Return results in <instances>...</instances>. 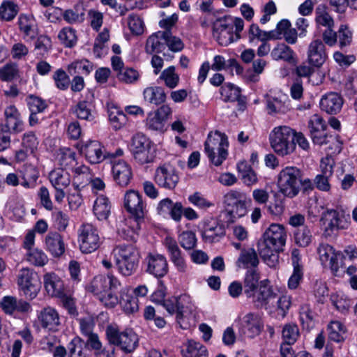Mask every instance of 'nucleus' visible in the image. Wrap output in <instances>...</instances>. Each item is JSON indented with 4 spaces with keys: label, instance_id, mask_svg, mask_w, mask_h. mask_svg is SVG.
Listing matches in <instances>:
<instances>
[{
    "label": "nucleus",
    "instance_id": "nucleus-1",
    "mask_svg": "<svg viewBox=\"0 0 357 357\" xmlns=\"http://www.w3.org/2000/svg\"><path fill=\"white\" fill-rule=\"evenodd\" d=\"M260 275L256 268L247 271L243 280V292L257 309H267L277 298V294L268 284V280L259 281Z\"/></svg>",
    "mask_w": 357,
    "mask_h": 357
},
{
    "label": "nucleus",
    "instance_id": "nucleus-2",
    "mask_svg": "<svg viewBox=\"0 0 357 357\" xmlns=\"http://www.w3.org/2000/svg\"><path fill=\"white\" fill-rule=\"evenodd\" d=\"M277 183L280 192L289 198L297 196L301 190L307 192L314 188L311 179L305 177L301 169L294 166L282 169L278 174Z\"/></svg>",
    "mask_w": 357,
    "mask_h": 357
},
{
    "label": "nucleus",
    "instance_id": "nucleus-3",
    "mask_svg": "<svg viewBox=\"0 0 357 357\" xmlns=\"http://www.w3.org/2000/svg\"><path fill=\"white\" fill-rule=\"evenodd\" d=\"M121 287L119 280L113 275L96 276L88 287L97 298L107 307L112 308L119 302L116 295Z\"/></svg>",
    "mask_w": 357,
    "mask_h": 357
},
{
    "label": "nucleus",
    "instance_id": "nucleus-4",
    "mask_svg": "<svg viewBox=\"0 0 357 357\" xmlns=\"http://www.w3.org/2000/svg\"><path fill=\"white\" fill-rule=\"evenodd\" d=\"M114 251L119 273L126 277L133 275L139 262V252L136 248L132 245H121Z\"/></svg>",
    "mask_w": 357,
    "mask_h": 357
},
{
    "label": "nucleus",
    "instance_id": "nucleus-5",
    "mask_svg": "<svg viewBox=\"0 0 357 357\" xmlns=\"http://www.w3.org/2000/svg\"><path fill=\"white\" fill-rule=\"evenodd\" d=\"M129 149L134 160L141 165L153 162L155 158L154 143L141 132L131 138Z\"/></svg>",
    "mask_w": 357,
    "mask_h": 357
},
{
    "label": "nucleus",
    "instance_id": "nucleus-6",
    "mask_svg": "<svg viewBox=\"0 0 357 357\" xmlns=\"http://www.w3.org/2000/svg\"><path fill=\"white\" fill-rule=\"evenodd\" d=\"M295 131L288 126L275 128L270 134L271 146L280 155L284 156L294 152L296 148L294 142Z\"/></svg>",
    "mask_w": 357,
    "mask_h": 357
},
{
    "label": "nucleus",
    "instance_id": "nucleus-7",
    "mask_svg": "<svg viewBox=\"0 0 357 357\" xmlns=\"http://www.w3.org/2000/svg\"><path fill=\"white\" fill-rule=\"evenodd\" d=\"M229 144L225 134L215 131L209 133L204 144L205 152L210 161L215 166H220L228 155Z\"/></svg>",
    "mask_w": 357,
    "mask_h": 357
},
{
    "label": "nucleus",
    "instance_id": "nucleus-8",
    "mask_svg": "<svg viewBox=\"0 0 357 357\" xmlns=\"http://www.w3.org/2000/svg\"><path fill=\"white\" fill-rule=\"evenodd\" d=\"M124 206L132 216L134 225L132 227L134 231L137 232L141 228L146 212L142 196L137 191H128L124 197Z\"/></svg>",
    "mask_w": 357,
    "mask_h": 357
},
{
    "label": "nucleus",
    "instance_id": "nucleus-9",
    "mask_svg": "<svg viewBox=\"0 0 357 357\" xmlns=\"http://www.w3.org/2000/svg\"><path fill=\"white\" fill-rule=\"evenodd\" d=\"M106 335L111 344L119 347L126 353L132 352L138 346L137 335L132 330L121 332L117 328L109 326L106 329Z\"/></svg>",
    "mask_w": 357,
    "mask_h": 357
},
{
    "label": "nucleus",
    "instance_id": "nucleus-10",
    "mask_svg": "<svg viewBox=\"0 0 357 357\" xmlns=\"http://www.w3.org/2000/svg\"><path fill=\"white\" fill-rule=\"evenodd\" d=\"M223 202L227 207L229 213L234 218H239L247 214L248 204L251 200L245 192L231 190L225 195Z\"/></svg>",
    "mask_w": 357,
    "mask_h": 357
},
{
    "label": "nucleus",
    "instance_id": "nucleus-11",
    "mask_svg": "<svg viewBox=\"0 0 357 357\" xmlns=\"http://www.w3.org/2000/svg\"><path fill=\"white\" fill-rule=\"evenodd\" d=\"M324 230L323 235L326 238L335 237L337 231L348 227L344 212L342 209H327L322 213Z\"/></svg>",
    "mask_w": 357,
    "mask_h": 357
},
{
    "label": "nucleus",
    "instance_id": "nucleus-12",
    "mask_svg": "<svg viewBox=\"0 0 357 357\" xmlns=\"http://www.w3.org/2000/svg\"><path fill=\"white\" fill-rule=\"evenodd\" d=\"M79 248L83 253L96 251L101 244V238L97 227L90 223H83L78 229Z\"/></svg>",
    "mask_w": 357,
    "mask_h": 357
},
{
    "label": "nucleus",
    "instance_id": "nucleus-13",
    "mask_svg": "<svg viewBox=\"0 0 357 357\" xmlns=\"http://www.w3.org/2000/svg\"><path fill=\"white\" fill-rule=\"evenodd\" d=\"M17 278L19 288L24 296L30 300L36 298L40 289L36 272L29 268H23L20 270Z\"/></svg>",
    "mask_w": 357,
    "mask_h": 357
},
{
    "label": "nucleus",
    "instance_id": "nucleus-14",
    "mask_svg": "<svg viewBox=\"0 0 357 357\" xmlns=\"http://www.w3.org/2000/svg\"><path fill=\"white\" fill-rule=\"evenodd\" d=\"M235 325L240 335L254 338L259 335L264 329V322L259 314L248 312L244 316L238 317L235 320Z\"/></svg>",
    "mask_w": 357,
    "mask_h": 357
},
{
    "label": "nucleus",
    "instance_id": "nucleus-15",
    "mask_svg": "<svg viewBox=\"0 0 357 357\" xmlns=\"http://www.w3.org/2000/svg\"><path fill=\"white\" fill-rule=\"evenodd\" d=\"M82 152L92 164H98L107 158H114L123 154V149L119 148L114 153L106 152L104 146L98 141H90L82 148Z\"/></svg>",
    "mask_w": 357,
    "mask_h": 357
},
{
    "label": "nucleus",
    "instance_id": "nucleus-16",
    "mask_svg": "<svg viewBox=\"0 0 357 357\" xmlns=\"http://www.w3.org/2000/svg\"><path fill=\"white\" fill-rule=\"evenodd\" d=\"M225 225L214 218L203 220L201 222V234L204 241L213 243L225 236Z\"/></svg>",
    "mask_w": 357,
    "mask_h": 357
},
{
    "label": "nucleus",
    "instance_id": "nucleus-17",
    "mask_svg": "<svg viewBox=\"0 0 357 357\" xmlns=\"http://www.w3.org/2000/svg\"><path fill=\"white\" fill-rule=\"evenodd\" d=\"M154 180L160 187L172 190L176 186L179 176L176 169L172 165L165 163L156 168Z\"/></svg>",
    "mask_w": 357,
    "mask_h": 357
},
{
    "label": "nucleus",
    "instance_id": "nucleus-18",
    "mask_svg": "<svg viewBox=\"0 0 357 357\" xmlns=\"http://www.w3.org/2000/svg\"><path fill=\"white\" fill-rule=\"evenodd\" d=\"M146 271L155 278H162L168 273L166 257L158 253H149L144 259Z\"/></svg>",
    "mask_w": 357,
    "mask_h": 357
},
{
    "label": "nucleus",
    "instance_id": "nucleus-19",
    "mask_svg": "<svg viewBox=\"0 0 357 357\" xmlns=\"http://www.w3.org/2000/svg\"><path fill=\"white\" fill-rule=\"evenodd\" d=\"M112 164V176L116 184L121 187L127 186L132 178V168L126 161L116 160V158L111 159Z\"/></svg>",
    "mask_w": 357,
    "mask_h": 357
},
{
    "label": "nucleus",
    "instance_id": "nucleus-20",
    "mask_svg": "<svg viewBox=\"0 0 357 357\" xmlns=\"http://www.w3.org/2000/svg\"><path fill=\"white\" fill-rule=\"evenodd\" d=\"M307 61L314 67H321L327 59L325 45L319 39L312 40L307 47Z\"/></svg>",
    "mask_w": 357,
    "mask_h": 357
},
{
    "label": "nucleus",
    "instance_id": "nucleus-21",
    "mask_svg": "<svg viewBox=\"0 0 357 357\" xmlns=\"http://www.w3.org/2000/svg\"><path fill=\"white\" fill-rule=\"evenodd\" d=\"M17 25L25 40H34L38 33L35 17L31 14L21 13L18 16Z\"/></svg>",
    "mask_w": 357,
    "mask_h": 357
},
{
    "label": "nucleus",
    "instance_id": "nucleus-22",
    "mask_svg": "<svg viewBox=\"0 0 357 357\" xmlns=\"http://www.w3.org/2000/svg\"><path fill=\"white\" fill-rule=\"evenodd\" d=\"M319 259L323 264L328 263L333 272L339 271L338 259L341 258L340 252H335L333 248L326 243H321L317 248Z\"/></svg>",
    "mask_w": 357,
    "mask_h": 357
},
{
    "label": "nucleus",
    "instance_id": "nucleus-23",
    "mask_svg": "<svg viewBox=\"0 0 357 357\" xmlns=\"http://www.w3.org/2000/svg\"><path fill=\"white\" fill-rule=\"evenodd\" d=\"M263 238L268 243L275 246L277 249L283 250V247L286 243L287 233L282 225L272 224L264 232Z\"/></svg>",
    "mask_w": 357,
    "mask_h": 357
},
{
    "label": "nucleus",
    "instance_id": "nucleus-24",
    "mask_svg": "<svg viewBox=\"0 0 357 357\" xmlns=\"http://www.w3.org/2000/svg\"><path fill=\"white\" fill-rule=\"evenodd\" d=\"M257 250L263 261L268 266L272 268L275 267L278 264V253L282 251L280 249H277L275 246L268 243V241L264 238L259 241L257 244Z\"/></svg>",
    "mask_w": 357,
    "mask_h": 357
},
{
    "label": "nucleus",
    "instance_id": "nucleus-25",
    "mask_svg": "<svg viewBox=\"0 0 357 357\" xmlns=\"http://www.w3.org/2000/svg\"><path fill=\"white\" fill-rule=\"evenodd\" d=\"M46 250L54 257H59L65 252L66 247L62 236L56 232H49L45 238Z\"/></svg>",
    "mask_w": 357,
    "mask_h": 357
},
{
    "label": "nucleus",
    "instance_id": "nucleus-26",
    "mask_svg": "<svg viewBox=\"0 0 357 357\" xmlns=\"http://www.w3.org/2000/svg\"><path fill=\"white\" fill-rule=\"evenodd\" d=\"M220 94L225 102H237L240 109L245 107V98L241 94L239 87L231 83H225L220 88Z\"/></svg>",
    "mask_w": 357,
    "mask_h": 357
},
{
    "label": "nucleus",
    "instance_id": "nucleus-27",
    "mask_svg": "<svg viewBox=\"0 0 357 357\" xmlns=\"http://www.w3.org/2000/svg\"><path fill=\"white\" fill-rule=\"evenodd\" d=\"M43 328L50 331H56L61 324L58 312L52 307L43 308L38 316Z\"/></svg>",
    "mask_w": 357,
    "mask_h": 357
},
{
    "label": "nucleus",
    "instance_id": "nucleus-28",
    "mask_svg": "<svg viewBox=\"0 0 357 357\" xmlns=\"http://www.w3.org/2000/svg\"><path fill=\"white\" fill-rule=\"evenodd\" d=\"M44 286L47 294L52 296L63 297L65 293L63 282L54 273L44 275Z\"/></svg>",
    "mask_w": 357,
    "mask_h": 357
},
{
    "label": "nucleus",
    "instance_id": "nucleus-29",
    "mask_svg": "<svg viewBox=\"0 0 357 357\" xmlns=\"http://www.w3.org/2000/svg\"><path fill=\"white\" fill-rule=\"evenodd\" d=\"M343 99L337 93L331 92L322 96L320 100V107L328 114H335L342 107Z\"/></svg>",
    "mask_w": 357,
    "mask_h": 357
},
{
    "label": "nucleus",
    "instance_id": "nucleus-30",
    "mask_svg": "<svg viewBox=\"0 0 357 357\" xmlns=\"http://www.w3.org/2000/svg\"><path fill=\"white\" fill-rule=\"evenodd\" d=\"M1 306L6 314H12L15 312H25L30 309V305L13 296H4L0 302Z\"/></svg>",
    "mask_w": 357,
    "mask_h": 357
},
{
    "label": "nucleus",
    "instance_id": "nucleus-31",
    "mask_svg": "<svg viewBox=\"0 0 357 357\" xmlns=\"http://www.w3.org/2000/svg\"><path fill=\"white\" fill-rule=\"evenodd\" d=\"M259 262L258 255L255 249H243L236 261V266L244 268H256Z\"/></svg>",
    "mask_w": 357,
    "mask_h": 357
},
{
    "label": "nucleus",
    "instance_id": "nucleus-32",
    "mask_svg": "<svg viewBox=\"0 0 357 357\" xmlns=\"http://www.w3.org/2000/svg\"><path fill=\"white\" fill-rule=\"evenodd\" d=\"M86 10L83 3L75 4L72 8L66 10L63 14V20L68 24H77L82 23L85 20Z\"/></svg>",
    "mask_w": 357,
    "mask_h": 357
},
{
    "label": "nucleus",
    "instance_id": "nucleus-33",
    "mask_svg": "<svg viewBox=\"0 0 357 357\" xmlns=\"http://www.w3.org/2000/svg\"><path fill=\"white\" fill-rule=\"evenodd\" d=\"M248 39L250 43L278 39V34L276 31H266L261 30L257 24H252L248 30Z\"/></svg>",
    "mask_w": 357,
    "mask_h": 357
},
{
    "label": "nucleus",
    "instance_id": "nucleus-34",
    "mask_svg": "<svg viewBox=\"0 0 357 357\" xmlns=\"http://www.w3.org/2000/svg\"><path fill=\"white\" fill-rule=\"evenodd\" d=\"M164 31H158L150 36L146 40L145 50L147 54L160 53L165 50V36L160 35Z\"/></svg>",
    "mask_w": 357,
    "mask_h": 357
},
{
    "label": "nucleus",
    "instance_id": "nucleus-35",
    "mask_svg": "<svg viewBox=\"0 0 357 357\" xmlns=\"http://www.w3.org/2000/svg\"><path fill=\"white\" fill-rule=\"evenodd\" d=\"M20 12L19 5L12 0H3L0 5V20L12 22Z\"/></svg>",
    "mask_w": 357,
    "mask_h": 357
},
{
    "label": "nucleus",
    "instance_id": "nucleus-36",
    "mask_svg": "<svg viewBox=\"0 0 357 357\" xmlns=\"http://www.w3.org/2000/svg\"><path fill=\"white\" fill-rule=\"evenodd\" d=\"M22 182L20 184L25 188H33L39 177V172L36 167L30 164L23 166L21 171Z\"/></svg>",
    "mask_w": 357,
    "mask_h": 357
},
{
    "label": "nucleus",
    "instance_id": "nucleus-37",
    "mask_svg": "<svg viewBox=\"0 0 357 357\" xmlns=\"http://www.w3.org/2000/svg\"><path fill=\"white\" fill-rule=\"evenodd\" d=\"M176 305V319L178 321L192 314L195 310L190 296L185 294L177 296Z\"/></svg>",
    "mask_w": 357,
    "mask_h": 357
},
{
    "label": "nucleus",
    "instance_id": "nucleus-38",
    "mask_svg": "<svg viewBox=\"0 0 357 357\" xmlns=\"http://www.w3.org/2000/svg\"><path fill=\"white\" fill-rule=\"evenodd\" d=\"M145 101L155 105H160L166 100L165 90L160 86L146 87L143 92Z\"/></svg>",
    "mask_w": 357,
    "mask_h": 357
},
{
    "label": "nucleus",
    "instance_id": "nucleus-39",
    "mask_svg": "<svg viewBox=\"0 0 357 357\" xmlns=\"http://www.w3.org/2000/svg\"><path fill=\"white\" fill-rule=\"evenodd\" d=\"M49 178L55 189L66 188L70 183V174L63 168L52 170Z\"/></svg>",
    "mask_w": 357,
    "mask_h": 357
},
{
    "label": "nucleus",
    "instance_id": "nucleus-40",
    "mask_svg": "<svg viewBox=\"0 0 357 357\" xmlns=\"http://www.w3.org/2000/svg\"><path fill=\"white\" fill-rule=\"evenodd\" d=\"M93 109L94 105L92 102L82 100L76 105L73 112L79 119L92 121L95 118Z\"/></svg>",
    "mask_w": 357,
    "mask_h": 357
},
{
    "label": "nucleus",
    "instance_id": "nucleus-41",
    "mask_svg": "<svg viewBox=\"0 0 357 357\" xmlns=\"http://www.w3.org/2000/svg\"><path fill=\"white\" fill-rule=\"evenodd\" d=\"M111 206L107 197H98L93 204V213L100 220H106L110 213Z\"/></svg>",
    "mask_w": 357,
    "mask_h": 357
},
{
    "label": "nucleus",
    "instance_id": "nucleus-42",
    "mask_svg": "<svg viewBox=\"0 0 357 357\" xmlns=\"http://www.w3.org/2000/svg\"><path fill=\"white\" fill-rule=\"evenodd\" d=\"M93 69V64L87 59L77 60L68 66V71L71 75H88Z\"/></svg>",
    "mask_w": 357,
    "mask_h": 357
},
{
    "label": "nucleus",
    "instance_id": "nucleus-43",
    "mask_svg": "<svg viewBox=\"0 0 357 357\" xmlns=\"http://www.w3.org/2000/svg\"><path fill=\"white\" fill-rule=\"evenodd\" d=\"M25 256L26 260L35 266L42 267L48 262L47 255L38 248L29 249Z\"/></svg>",
    "mask_w": 357,
    "mask_h": 357
},
{
    "label": "nucleus",
    "instance_id": "nucleus-44",
    "mask_svg": "<svg viewBox=\"0 0 357 357\" xmlns=\"http://www.w3.org/2000/svg\"><path fill=\"white\" fill-rule=\"evenodd\" d=\"M294 51L284 43L278 44L271 51V56L274 60H283L290 62L294 59Z\"/></svg>",
    "mask_w": 357,
    "mask_h": 357
},
{
    "label": "nucleus",
    "instance_id": "nucleus-45",
    "mask_svg": "<svg viewBox=\"0 0 357 357\" xmlns=\"http://www.w3.org/2000/svg\"><path fill=\"white\" fill-rule=\"evenodd\" d=\"M61 43L66 47H73L77 42L76 31L71 27L63 28L58 34Z\"/></svg>",
    "mask_w": 357,
    "mask_h": 357
},
{
    "label": "nucleus",
    "instance_id": "nucleus-46",
    "mask_svg": "<svg viewBox=\"0 0 357 357\" xmlns=\"http://www.w3.org/2000/svg\"><path fill=\"white\" fill-rule=\"evenodd\" d=\"M295 243L301 247L308 246L312 240V231L307 226L296 228L294 231Z\"/></svg>",
    "mask_w": 357,
    "mask_h": 357
},
{
    "label": "nucleus",
    "instance_id": "nucleus-47",
    "mask_svg": "<svg viewBox=\"0 0 357 357\" xmlns=\"http://www.w3.org/2000/svg\"><path fill=\"white\" fill-rule=\"evenodd\" d=\"M25 101L30 112L41 114L47 107V101L35 95H29Z\"/></svg>",
    "mask_w": 357,
    "mask_h": 357
},
{
    "label": "nucleus",
    "instance_id": "nucleus-48",
    "mask_svg": "<svg viewBox=\"0 0 357 357\" xmlns=\"http://www.w3.org/2000/svg\"><path fill=\"white\" fill-rule=\"evenodd\" d=\"M159 79L164 81L168 88L174 89L178 84L179 76L175 73V67L172 66L161 73Z\"/></svg>",
    "mask_w": 357,
    "mask_h": 357
},
{
    "label": "nucleus",
    "instance_id": "nucleus-49",
    "mask_svg": "<svg viewBox=\"0 0 357 357\" xmlns=\"http://www.w3.org/2000/svg\"><path fill=\"white\" fill-rule=\"evenodd\" d=\"M70 357H86L85 343L79 338H73L68 345Z\"/></svg>",
    "mask_w": 357,
    "mask_h": 357
},
{
    "label": "nucleus",
    "instance_id": "nucleus-50",
    "mask_svg": "<svg viewBox=\"0 0 357 357\" xmlns=\"http://www.w3.org/2000/svg\"><path fill=\"white\" fill-rule=\"evenodd\" d=\"M20 76L16 63L10 62L0 68V79L3 82H11Z\"/></svg>",
    "mask_w": 357,
    "mask_h": 357
},
{
    "label": "nucleus",
    "instance_id": "nucleus-51",
    "mask_svg": "<svg viewBox=\"0 0 357 357\" xmlns=\"http://www.w3.org/2000/svg\"><path fill=\"white\" fill-rule=\"evenodd\" d=\"M315 21L318 25L328 29L334 26V20L330 14L326 11L325 6L319 5L315 10Z\"/></svg>",
    "mask_w": 357,
    "mask_h": 357
},
{
    "label": "nucleus",
    "instance_id": "nucleus-52",
    "mask_svg": "<svg viewBox=\"0 0 357 357\" xmlns=\"http://www.w3.org/2000/svg\"><path fill=\"white\" fill-rule=\"evenodd\" d=\"M127 314H132L138 310V298L128 294H123L119 302Z\"/></svg>",
    "mask_w": 357,
    "mask_h": 357
},
{
    "label": "nucleus",
    "instance_id": "nucleus-53",
    "mask_svg": "<svg viewBox=\"0 0 357 357\" xmlns=\"http://www.w3.org/2000/svg\"><path fill=\"white\" fill-rule=\"evenodd\" d=\"M163 245L166 248L171 261L183 257L177 241L171 236H166L163 241Z\"/></svg>",
    "mask_w": 357,
    "mask_h": 357
},
{
    "label": "nucleus",
    "instance_id": "nucleus-54",
    "mask_svg": "<svg viewBox=\"0 0 357 357\" xmlns=\"http://www.w3.org/2000/svg\"><path fill=\"white\" fill-rule=\"evenodd\" d=\"M160 35L165 36V45L172 52H178L183 49L184 44L181 39L177 36H173L171 31H164V33H160Z\"/></svg>",
    "mask_w": 357,
    "mask_h": 357
},
{
    "label": "nucleus",
    "instance_id": "nucleus-55",
    "mask_svg": "<svg viewBox=\"0 0 357 357\" xmlns=\"http://www.w3.org/2000/svg\"><path fill=\"white\" fill-rule=\"evenodd\" d=\"M178 240L181 247L186 250H192L197 245L196 235L191 231H182L178 236Z\"/></svg>",
    "mask_w": 357,
    "mask_h": 357
},
{
    "label": "nucleus",
    "instance_id": "nucleus-56",
    "mask_svg": "<svg viewBox=\"0 0 357 357\" xmlns=\"http://www.w3.org/2000/svg\"><path fill=\"white\" fill-rule=\"evenodd\" d=\"M267 109L268 113L272 114L275 113H286L289 109V104H287L285 100L281 98H273L267 100Z\"/></svg>",
    "mask_w": 357,
    "mask_h": 357
},
{
    "label": "nucleus",
    "instance_id": "nucleus-57",
    "mask_svg": "<svg viewBox=\"0 0 357 357\" xmlns=\"http://www.w3.org/2000/svg\"><path fill=\"white\" fill-rule=\"evenodd\" d=\"M75 153L69 148L59 149L57 157L60 165L63 167H73L75 163Z\"/></svg>",
    "mask_w": 357,
    "mask_h": 357
},
{
    "label": "nucleus",
    "instance_id": "nucleus-58",
    "mask_svg": "<svg viewBox=\"0 0 357 357\" xmlns=\"http://www.w3.org/2000/svg\"><path fill=\"white\" fill-rule=\"evenodd\" d=\"M328 338L334 342H340L343 340L342 333H344V326L338 321H332L328 325Z\"/></svg>",
    "mask_w": 357,
    "mask_h": 357
},
{
    "label": "nucleus",
    "instance_id": "nucleus-59",
    "mask_svg": "<svg viewBox=\"0 0 357 357\" xmlns=\"http://www.w3.org/2000/svg\"><path fill=\"white\" fill-rule=\"evenodd\" d=\"M299 317L303 328L307 329L313 326L314 314L308 304H303L300 307Z\"/></svg>",
    "mask_w": 357,
    "mask_h": 357
},
{
    "label": "nucleus",
    "instance_id": "nucleus-60",
    "mask_svg": "<svg viewBox=\"0 0 357 357\" xmlns=\"http://www.w3.org/2000/svg\"><path fill=\"white\" fill-rule=\"evenodd\" d=\"M187 357H208L206 348L199 342L189 340L187 344Z\"/></svg>",
    "mask_w": 357,
    "mask_h": 357
},
{
    "label": "nucleus",
    "instance_id": "nucleus-61",
    "mask_svg": "<svg viewBox=\"0 0 357 357\" xmlns=\"http://www.w3.org/2000/svg\"><path fill=\"white\" fill-rule=\"evenodd\" d=\"M55 86L60 90H67L70 84V79L68 74L63 69H57L52 75Z\"/></svg>",
    "mask_w": 357,
    "mask_h": 357
},
{
    "label": "nucleus",
    "instance_id": "nucleus-62",
    "mask_svg": "<svg viewBox=\"0 0 357 357\" xmlns=\"http://www.w3.org/2000/svg\"><path fill=\"white\" fill-rule=\"evenodd\" d=\"M0 128L4 131L11 133L17 134L23 131L24 123L20 118H16L5 121L4 124H1Z\"/></svg>",
    "mask_w": 357,
    "mask_h": 357
},
{
    "label": "nucleus",
    "instance_id": "nucleus-63",
    "mask_svg": "<svg viewBox=\"0 0 357 357\" xmlns=\"http://www.w3.org/2000/svg\"><path fill=\"white\" fill-rule=\"evenodd\" d=\"M165 123L153 112H150L146 119V126L149 130L163 132L165 130Z\"/></svg>",
    "mask_w": 357,
    "mask_h": 357
},
{
    "label": "nucleus",
    "instance_id": "nucleus-64",
    "mask_svg": "<svg viewBox=\"0 0 357 357\" xmlns=\"http://www.w3.org/2000/svg\"><path fill=\"white\" fill-rule=\"evenodd\" d=\"M109 119L112 126L116 129H120L125 126L128 121L126 114L118 109L112 110L109 112Z\"/></svg>",
    "mask_w": 357,
    "mask_h": 357
}]
</instances>
